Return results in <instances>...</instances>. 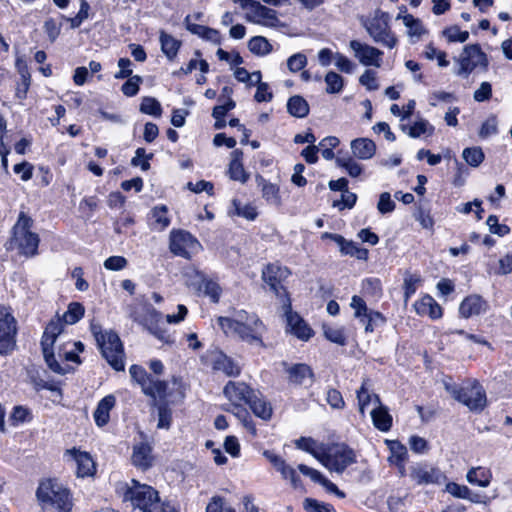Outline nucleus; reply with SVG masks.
<instances>
[{"label":"nucleus","mask_w":512,"mask_h":512,"mask_svg":"<svg viewBox=\"0 0 512 512\" xmlns=\"http://www.w3.org/2000/svg\"><path fill=\"white\" fill-rule=\"evenodd\" d=\"M33 220L26 213L20 212L12 228V236L7 249H17L25 257H34L38 254L40 242L39 235L32 230Z\"/></svg>","instance_id":"obj_3"},{"label":"nucleus","mask_w":512,"mask_h":512,"mask_svg":"<svg viewBox=\"0 0 512 512\" xmlns=\"http://www.w3.org/2000/svg\"><path fill=\"white\" fill-rule=\"evenodd\" d=\"M295 446L297 449L311 454L322 464L328 445L318 443L311 437H300L295 441Z\"/></svg>","instance_id":"obj_29"},{"label":"nucleus","mask_w":512,"mask_h":512,"mask_svg":"<svg viewBox=\"0 0 512 512\" xmlns=\"http://www.w3.org/2000/svg\"><path fill=\"white\" fill-rule=\"evenodd\" d=\"M332 237L333 241H335L340 247V251L342 254L356 257L359 260H366L368 258V250L358 246L357 243L353 241H347L342 236Z\"/></svg>","instance_id":"obj_35"},{"label":"nucleus","mask_w":512,"mask_h":512,"mask_svg":"<svg viewBox=\"0 0 512 512\" xmlns=\"http://www.w3.org/2000/svg\"><path fill=\"white\" fill-rule=\"evenodd\" d=\"M253 393L254 390L244 382L229 381L223 389V394L231 405L247 404Z\"/></svg>","instance_id":"obj_20"},{"label":"nucleus","mask_w":512,"mask_h":512,"mask_svg":"<svg viewBox=\"0 0 512 512\" xmlns=\"http://www.w3.org/2000/svg\"><path fill=\"white\" fill-rule=\"evenodd\" d=\"M242 152L239 150H235L232 153V160L229 164V176L234 181H239L241 183L247 182L249 179V174L245 171L244 166L241 161Z\"/></svg>","instance_id":"obj_39"},{"label":"nucleus","mask_w":512,"mask_h":512,"mask_svg":"<svg viewBox=\"0 0 512 512\" xmlns=\"http://www.w3.org/2000/svg\"><path fill=\"white\" fill-rule=\"evenodd\" d=\"M401 129L411 138H419L423 135L431 136L434 133V126L426 119H419L410 125H402Z\"/></svg>","instance_id":"obj_38"},{"label":"nucleus","mask_w":512,"mask_h":512,"mask_svg":"<svg viewBox=\"0 0 512 512\" xmlns=\"http://www.w3.org/2000/svg\"><path fill=\"white\" fill-rule=\"evenodd\" d=\"M298 470L305 476L309 477L313 482L322 485L327 492L335 494L339 498H344L345 493L338 489V487L328 480L320 471L311 468L305 464H299Z\"/></svg>","instance_id":"obj_26"},{"label":"nucleus","mask_w":512,"mask_h":512,"mask_svg":"<svg viewBox=\"0 0 512 512\" xmlns=\"http://www.w3.org/2000/svg\"><path fill=\"white\" fill-rule=\"evenodd\" d=\"M397 20H402L403 24L407 28V34L412 43H416L421 39L423 35L427 33V30L422 24L419 18H415L411 14L406 13V8L401 7L400 13L396 17Z\"/></svg>","instance_id":"obj_24"},{"label":"nucleus","mask_w":512,"mask_h":512,"mask_svg":"<svg viewBox=\"0 0 512 512\" xmlns=\"http://www.w3.org/2000/svg\"><path fill=\"white\" fill-rule=\"evenodd\" d=\"M131 460L133 465L137 468L142 470L149 469L154 460L152 447L148 443L144 442L134 445Z\"/></svg>","instance_id":"obj_27"},{"label":"nucleus","mask_w":512,"mask_h":512,"mask_svg":"<svg viewBox=\"0 0 512 512\" xmlns=\"http://www.w3.org/2000/svg\"><path fill=\"white\" fill-rule=\"evenodd\" d=\"M307 65V57L303 53H295L287 59V68L290 72L296 73Z\"/></svg>","instance_id":"obj_63"},{"label":"nucleus","mask_w":512,"mask_h":512,"mask_svg":"<svg viewBox=\"0 0 512 512\" xmlns=\"http://www.w3.org/2000/svg\"><path fill=\"white\" fill-rule=\"evenodd\" d=\"M168 207L166 205H158L151 209L149 213V225L155 231H163L170 225Z\"/></svg>","instance_id":"obj_31"},{"label":"nucleus","mask_w":512,"mask_h":512,"mask_svg":"<svg viewBox=\"0 0 512 512\" xmlns=\"http://www.w3.org/2000/svg\"><path fill=\"white\" fill-rule=\"evenodd\" d=\"M413 307L419 316H427L432 320L440 319L443 315L442 307L428 294L417 300Z\"/></svg>","instance_id":"obj_25"},{"label":"nucleus","mask_w":512,"mask_h":512,"mask_svg":"<svg viewBox=\"0 0 512 512\" xmlns=\"http://www.w3.org/2000/svg\"><path fill=\"white\" fill-rule=\"evenodd\" d=\"M372 422L374 426L383 432H387L390 430L392 426V417L388 412L387 407L382 405V403L376 407H374L370 412Z\"/></svg>","instance_id":"obj_37"},{"label":"nucleus","mask_w":512,"mask_h":512,"mask_svg":"<svg viewBox=\"0 0 512 512\" xmlns=\"http://www.w3.org/2000/svg\"><path fill=\"white\" fill-rule=\"evenodd\" d=\"M336 164L338 167L344 169L350 177H359L363 172V166L356 161L355 158L346 155L336 157Z\"/></svg>","instance_id":"obj_44"},{"label":"nucleus","mask_w":512,"mask_h":512,"mask_svg":"<svg viewBox=\"0 0 512 512\" xmlns=\"http://www.w3.org/2000/svg\"><path fill=\"white\" fill-rule=\"evenodd\" d=\"M456 62L459 67L455 73L458 76H468L476 67L488 65L487 56L478 44L466 45Z\"/></svg>","instance_id":"obj_13"},{"label":"nucleus","mask_w":512,"mask_h":512,"mask_svg":"<svg viewBox=\"0 0 512 512\" xmlns=\"http://www.w3.org/2000/svg\"><path fill=\"white\" fill-rule=\"evenodd\" d=\"M31 412L24 406H15L10 415V422L13 426H18L31 420Z\"/></svg>","instance_id":"obj_59"},{"label":"nucleus","mask_w":512,"mask_h":512,"mask_svg":"<svg viewBox=\"0 0 512 512\" xmlns=\"http://www.w3.org/2000/svg\"><path fill=\"white\" fill-rule=\"evenodd\" d=\"M443 385L447 392L458 402L467 406L471 411H482L487 403L486 394L483 387L476 381H472V389L470 391L475 394V399L467 398V391L463 392V387H459L452 382L451 378L443 379Z\"/></svg>","instance_id":"obj_9"},{"label":"nucleus","mask_w":512,"mask_h":512,"mask_svg":"<svg viewBox=\"0 0 512 512\" xmlns=\"http://www.w3.org/2000/svg\"><path fill=\"white\" fill-rule=\"evenodd\" d=\"M323 332L326 339L329 340L330 342H333L338 345H345L346 336L344 334L343 328L324 325Z\"/></svg>","instance_id":"obj_55"},{"label":"nucleus","mask_w":512,"mask_h":512,"mask_svg":"<svg viewBox=\"0 0 512 512\" xmlns=\"http://www.w3.org/2000/svg\"><path fill=\"white\" fill-rule=\"evenodd\" d=\"M36 498L45 512H72L74 506L70 490L52 479L40 482Z\"/></svg>","instance_id":"obj_2"},{"label":"nucleus","mask_w":512,"mask_h":512,"mask_svg":"<svg viewBox=\"0 0 512 512\" xmlns=\"http://www.w3.org/2000/svg\"><path fill=\"white\" fill-rule=\"evenodd\" d=\"M324 81L326 83V93L328 94H338L340 93L343 88H344V79L343 77L334 72V71H329L325 77H324Z\"/></svg>","instance_id":"obj_47"},{"label":"nucleus","mask_w":512,"mask_h":512,"mask_svg":"<svg viewBox=\"0 0 512 512\" xmlns=\"http://www.w3.org/2000/svg\"><path fill=\"white\" fill-rule=\"evenodd\" d=\"M206 512H236V510L226 505L223 497L213 496L206 507Z\"/></svg>","instance_id":"obj_62"},{"label":"nucleus","mask_w":512,"mask_h":512,"mask_svg":"<svg viewBox=\"0 0 512 512\" xmlns=\"http://www.w3.org/2000/svg\"><path fill=\"white\" fill-rule=\"evenodd\" d=\"M85 309L82 304L78 302L70 303L67 311L63 315V322L65 324H75L84 315Z\"/></svg>","instance_id":"obj_50"},{"label":"nucleus","mask_w":512,"mask_h":512,"mask_svg":"<svg viewBox=\"0 0 512 512\" xmlns=\"http://www.w3.org/2000/svg\"><path fill=\"white\" fill-rule=\"evenodd\" d=\"M424 55L428 60L436 59L439 67L449 65L446 52L438 50L432 43L426 45Z\"/></svg>","instance_id":"obj_56"},{"label":"nucleus","mask_w":512,"mask_h":512,"mask_svg":"<svg viewBox=\"0 0 512 512\" xmlns=\"http://www.w3.org/2000/svg\"><path fill=\"white\" fill-rule=\"evenodd\" d=\"M389 448L391 452L388 458L389 462L395 466H401L402 462H405L407 459L408 453L406 447L398 441H391Z\"/></svg>","instance_id":"obj_48"},{"label":"nucleus","mask_w":512,"mask_h":512,"mask_svg":"<svg viewBox=\"0 0 512 512\" xmlns=\"http://www.w3.org/2000/svg\"><path fill=\"white\" fill-rule=\"evenodd\" d=\"M159 41L161 44V51L169 60H173L177 56L181 47V41L163 30L160 31Z\"/></svg>","instance_id":"obj_40"},{"label":"nucleus","mask_w":512,"mask_h":512,"mask_svg":"<svg viewBox=\"0 0 512 512\" xmlns=\"http://www.w3.org/2000/svg\"><path fill=\"white\" fill-rule=\"evenodd\" d=\"M166 389L167 385L165 382L151 377V379L142 390L146 395H149L153 398H165L167 395Z\"/></svg>","instance_id":"obj_49"},{"label":"nucleus","mask_w":512,"mask_h":512,"mask_svg":"<svg viewBox=\"0 0 512 512\" xmlns=\"http://www.w3.org/2000/svg\"><path fill=\"white\" fill-rule=\"evenodd\" d=\"M249 51L259 57L270 54L273 50L272 44L264 36H254L248 41Z\"/></svg>","instance_id":"obj_42"},{"label":"nucleus","mask_w":512,"mask_h":512,"mask_svg":"<svg viewBox=\"0 0 512 512\" xmlns=\"http://www.w3.org/2000/svg\"><path fill=\"white\" fill-rule=\"evenodd\" d=\"M443 36L447 39L448 42H459L464 43L469 38V32L468 31H462L458 26L453 25L450 27L445 28L442 31Z\"/></svg>","instance_id":"obj_53"},{"label":"nucleus","mask_w":512,"mask_h":512,"mask_svg":"<svg viewBox=\"0 0 512 512\" xmlns=\"http://www.w3.org/2000/svg\"><path fill=\"white\" fill-rule=\"evenodd\" d=\"M169 248L174 255L190 259L201 251L202 246L191 233L179 229L170 232Z\"/></svg>","instance_id":"obj_12"},{"label":"nucleus","mask_w":512,"mask_h":512,"mask_svg":"<svg viewBox=\"0 0 512 512\" xmlns=\"http://www.w3.org/2000/svg\"><path fill=\"white\" fill-rule=\"evenodd\" d=\"M287 110L294 117L304 118L309 113V105L303 97L296 95L289 98Z\"/></svg>","instance_id":"obj_45"},{"label":"nucleus","mask_w":512,"mask_h":512,"mask_svg":"<svg viewBox=\"0 0 512 512\" xmlns=\"http://www.w3.org/2000/svg\"><path fill=\"white\" fill-rule=\"evenodd\" d=\"M289 381L297 385L310 386L313 383V372L306 364H295L288 369Z\"/></svg>","instance_id":"obj_33"},{"label":"nucleus","mask_w":512,"mask_h":512,"mask_svg":"<svg viewBox=\"0 0 512 512\" xmlns=\"http://www.w3.org/2000/svg\"><path fill=\"white\" fill-rule=\"evenodd\" d=\"M462 157L472 167H478L484 160V153L480 147L465 148Z\"/></svg>","instance_id":"obj_52"},{"label":"nucleus","mask_w":512,"mask_h":512,"mask_svg":"<svg viewBox=\"0 0 512 512\" xmlns=\"http://www.w3.org/2000/svg\"><path fill=\"white\" fill-rule=\"evenodd\" d=\"M283 309L287 331L302 341H308L313 336V330L297 313L292 312L290 300L283 303Z\"/></svg>","instance_id":"obj_19"},{"label":"nucleus","mask_w":512,"mask_h":512,"mask_svg":"<svg viewBox=\"0 0 512 512\" xmlns=\"http://www.w3.org/2000/svg\"><path fill=\"white\" fill-rule=\"evenodd\" d=\"M63 328L64 322L60 318L52 319L46 326L41 340L45 362L53 372L61 375L69 373L72 370L69 365L62 366L59 364L53 352V345L57 337L62 333Z\"/></svg>","instance_id":"obj_6"},{"label":"nucleus","mask_w":512,"mask_h":512,"mask_svg":"<svg viewBox=\"0 0 512 512\" xmlns=\"http://www.w3.org/2000/svg\"><path fill=\"white\" fill-rule=\"evenodd\" d=\"M91 329L102 356L115 370H124V352L119 336L113 331L102 332L96 325Z\"/></svg>","instance_id":"obj_4"},{"label":"nucleus","mask_w":512,"mask_h":512,"mask_svg":"<svg viewBox=\"0 0 512 512\" xmlns=\"http://www.w3.org/2000/svg\"><path fill=\"white\" fill-rule=\"evenodd\" d=\"M355 462L354 450L344 443H337L327 446L322 465L331 472L341 474Z\"/></svg>","instance_id":"obj_10"},{"label":"nucleus","mask_w":512,"mask_h":512,"mask_svg":"<svg viewBox=\"0 0 512 512\" xmlns=\"http://www.w3.org/2000/svg\"><path fill=\"white\" fill-rule=\"evenodd\" d=\"M352 156L358 160H370L376 153V144L369 138H357L351 141Z\"/></svg>","instance_id":"obj_28"},{"label":"nucleus","mask_w":512,"mask_h":512,"mask_svg":"<svg viewBox=\"0 0 512 512\" xmlns=\"http://www.w3.org/2000/svg\"><path fill=\"white\" fill-rule=\"evenodd\" d=\"M133 321L145 327L152 335L164 343H170V336L160 327L162 314L152 305L144 304L131 313Z\"/></svg>","instance_id":"obj_8"},{"label":"nucleus","mask_w":512,"mask_h":512,"mask_svg":"<svg viewBox=\"0 0 512 512\" xmlns=\"http://www.w3.org/2000/svg\"><path fill=\"white\" fill-rule=\"evenodd\" d=\"M303 507L307 512H336L331 504L313 498H306Z\"/></svg>","instance_id":"obj_57"},{"label":"nucleus","mask_w":512,"mask_h":512,"mask_svg":"<svg viewBox=\"0 0 512 512\" xmlns=\"http://www.w3.org/2000/svg\"><path fill=\"white\" fill-rule=\"evenodd\" d=\"M291 272L287 267L277 263L268 264L262 270V279L270 287V290L279 297L282 303L289 300L283 282L290 276Z\"/></svg>","instance_id":"obj_14"},{"label":"nucleus","mask_w":512,"mask_h":512,"mask_svg":"<svg viewBox=\"0 0 512 512\" xmlns=\"http://www.w3.org/2000/svg\"><path fill=\"white\" fill-rule=\"evenodd\" d=\"M411 479L418 485L436 484L443 477L441 471L427 464H417L411 468Z\"/></svg>","instance_id":"obj_23"},{"label":"nucleus","mask_w":512,"mask_h":512,"mask_svg":"<svg viewBox=\"0 0 512 512\" xmlns=\"http://www.w3.org/2000/svg\"><path fill=\"white\" fill-rule=\"evenodd\" d=\"M466 480L472 485L488 487L492 480V474L490 470L483 467H473L468 470Z\"/></svg>","instance_id":"obj_41"},{"label":"nucleus","mask_w":512,"mask_h":512,"mask_svg":"<svg viewBox=\"0 0 512 512\" xmlns=\"http://www.w3.org/2000/svg\"><path fill=\"white\" fill-rule=\"evenodd\" d=\"M247 404L250 406L251 410L257 417L263 420H269L271 418V405L263 398L257 397L255 392L253 393V396H251V401H248Z\"/></svg>","instance_id":"obj_43"},{"label":"nucleus","mask_w":512,"mask_h":512,"mask_svg":"<svg viewBox=\"0 0 512 512\" xmlns=\"http://www.w3.org/2000/svg\"><path fill=\"white\" fill-rule=\"evenodd\" d=\"M207 275L195 267H188L184 272V280L186 286L200 295L203 290V284L207 279Z\"/></svg>","instance_id":"obj_36"},{"label":"nucleus","mask_w":512,"mask_h":512,"mask_svg":"<svg viewBox=\"0 0 512 512\" xmlns=\"http://www.w3.org/2000/svg\"><path fill=\"white\" fill-rule=\"evenodd\" d=\"M64 460L76 466L77 477H90L96 472V464L92 456L86 451L75 447L68 449L64 453Z\"/></svg>","instance_id":"obj_16"},{"label":"nucleus","mask_w":512,"mask_h":512,"mask_svg":"<svg viewBox=\"0 0 512 512\" xmlns=\"http://www.w3.org/2000/svg\"><path fill=\"white\" fill-rule=\"evenodd\" d=\"M384 323L385 318L380 312L370 310L365 317V323L362 324L365 326L366 332H373L376 326L383 325Z\"/></svg>","instance_id":"obj_64"},{"label":"nucleus","mask_w":512,"mask_h":512,"mask_svg":"<svg viewBox=\"0 0 512 512\" xmlns=\"http://www.w3.org/2000/svg\"><path fill=\"white\" fill-rule=\"evenodd\" d=\"M17 333V320L11 308L0 304V356H8L15 350Z\"/></svg>","instance_id":"obj_11"},{"label":"nucleus","mask_w":512,"mask_h":512,"mask_svg":"<svg viewBox=\"0 0 512 512\" xmlns=\"http://www.w3.org/2000/svg\"><path fill=\"white\" fill-rule=\"evenodd\" d=\"M488 310L489 303L478 294L465 297L459 306V314L465 319L485 314Z\"/></svg>","instance_id":"obj_22"},{"label":"nucleus","mask_w":512,"mask_h":512,"mask_svg":"<svg viewBox=\"0 0 512 512\" xmlns=\"http://www.w3.org/2000/svg\"><path fill=\"white\" fill-rule=\"evenodd\" d=\"M116 399L113 395H107L102 398L94 413L93 418L98 427L105 426L110 420V411L114 408Z\"/></svg>","instance_id":"obj_30"},{"label":"nucleus","mask_w":512,"mask_h":512,"mask_svg":"<svg viewBox=\"0 0 512 512\" xmlns=\"http://www.w3.org/2000/svg\"><path fill=\"white\" fill-rule=\"evenodd\" d=\"M217 321L226 335L238 337L251 345L263 346L266 327L255 313L239 310L232 316H221Z\"/></svg>","instance_id":"obj_1"},{"label":"nucleus","mask_w":512,"mask_h":512,"mask_svg":"<svg viewBox=\"0 0 512 512\" xmlns=\"http://www.w3.org/2000/svg\"><path fill=\"white\" fill-rule=\"evenodd\" d=\"M245 18L248 22L268 28H276L281 25L278 13L259 2L253 4L246 12Z\"/></svg>","instance_id":"obj_18"},{"label":"nucleus","mask_w":512,"mask_h":512,"mask_svg":"<svg viewBox=\"0 0 512 512\" xmlns=\"http://www.w3.org/2000/svg\"><path fill=\"white\" fill-rule=\"evenodd\" d=\"M262 455L269 461L274 469L281 475L285 481H289L294 489L302 487V481L296 469L288 464L284 458L272 450H264Z\"/></svg>","instance_id":"obj_17"},{"label":"nucleus","mask_w":512,"mask_h":512,"mask_svg":"<svg viewBox=\"0 0 512 512\" xmlns=\"http://www.w3.org/2000/svg\"><path fill=\"white\" fill-rule=\"evenodd\" d=\"M257 186L261 189L262 197L267 203L274 206L281 204L279 186L267 181L262 176H256Z\"/></svg>","instance_id":"obj_32"},{"label":"nucleus","mask_w":512,"mask_h":512,"mask_svg":"<svg viewBox=\"0 0 512 512\" xmlns=\"http://www.w3.org/2000/svg\"><path fill=\"white\" fill-rule=\"evenodd\" d=\"M350 306L354 310V316L359 319L361 323H365V317L370 311L368 310L365 301L361 297L354 295L351 299Z\"/></svg>","instance_id":"obj_60"},{"label":"nucleus","mask_w":512,"mask_h":512,"mask_svg":"<svg viewBox=\"0 0 512 512\" xmlns=\"http://www.w3.org/2000/svg\"><path fill=\"white\" fill-rule=\"evenodd\" d=\"M359 83L369 91L378 90L377 72L372 69H366L359 77Z\"/></svg>","instance_id":"obj_58"},{"label":"nucleus","mask_w":512,"mask_h":512,"mask_svg":"<svg viewBox=\"0 0 512 512\" xmlns=\"http://www.w3.org/2000/svg\"><path fill=\"white\" fill-rule=\"evenodd\" d=\"M349 48L355 59L361 65L375 68H380L382 66L384 53L377 47L359 40H351L349 42Z\"/></svg>","instance_id":"obj_15"},{"label":"nucleus","mask_w":512,"mask_h":512,"mask_svg":"<svg viewBox=\"0 0 512 512\" xmlns=\"http://www.w3.org/2000/svg\"><path fill=\"white\" fill-rule=\"evenodd\" d=\"M124 500L130 501L134 509L140 512H154L158 506V492L151 486L132 480V486L127 489Z\"/></svg>","instance_id":"obj_7"},{"label":"nucleus","mask_w":512,"mask_h":512,"mask_svg":"<svg viewBox=\"0 0 512 512\" xmlns=\"http://www.w3.org/2000/svg\"><path fill=\"white\" fill-rule=\"evenodd\" d=\"M222 289L219 284L210 277H207L203 284V290L200 295H204L210 298L214 303H217L220 299Z\"/></svg>","instance_id":"obj_54"},{"label":"nucleus","mask_w":512,"mask_h":512,"mask_svg":"<svg viewBox=\"0 0 512 512\" xmlns=\"http://www.w3.org/2000/svg\"><path fill=\"white\" fill-rule=\"evenodd\" d=\"M205 359L213 370L221 371L226 376H238L240 374V368L221 351H209Z\"/></svg>","instance_id":"obj_21"},{"label":"nucleus","mask_w":512,"mask_h":512,"mask_svg":"<svg viewBox=\"0 0 512 512\" xmlns=\"http://www.w3.org/2000/svg\"><path fill=\"white\" fill-rule=\"evenodd\" d=\"M498 132V120L495 115H490L482 124L479 136L481 138H487L495 135Z\"/></svg>","instance_id":"obj_61"},{"label":"nucleus","mask_w":512,"mask_h":512,"mask_svg":"<svg viewBox=\"0 0 512 512\" xmlns=\"http://www.w3.org/2000/svg\"><path fill=\"white\" fill-rule=\"evenodd\" d=\"M389 21V14L378 9L372 16L363 21V26L375 43L393 49L396 47L398 40L391 30Z\"/></svg>","instance_id":"obj_5"},{"label":"nucleus","mask_w":512,"mask_h":512,"mask_svg":"<svg viewBox=\"0 0 512 512\" xmlns=\"http://www.w3.org/2000/svg\"><path fill=\"white\" fill-rule=\"evenodd\" d=\"M229 215L239 216L246 220L253 221L256 219L258 212L251 204H242L239 200L234 199Z\"/></svg>","instance_id":"obj_46"},{"label":"nucleus","mask_w":512,"mask_h":512,"mask_svg":"<svg viewBox=\"0 0 512 512\" xmlns=\"http://www.w3.org/2000/svg\"><path fill=\"white\" fill-rule=\"evenodd\" d=\"M369 380L364 379L361 387L357 390V400L359 412L364 416L366 408L373 404L374 407L381 404L380 398L377 394L372 393L369 390Z\"/></svg>","instance_id":"obj_34"},{"label":"nucleus","mask_w":512,"mask_h":512,"mask_svg":"<svg viewBox=\"0 0 512 512\" xmlns=\"http://www.w3.org/2000/svg\"><path fill=\"white\" fill-rule=\"evenodd\" d=\"M140 111L147 115L160 117L162 114V107L156 98L144 97L140 104Z\"/></svg>","instance_id":"obj_51"}]
</instances>
